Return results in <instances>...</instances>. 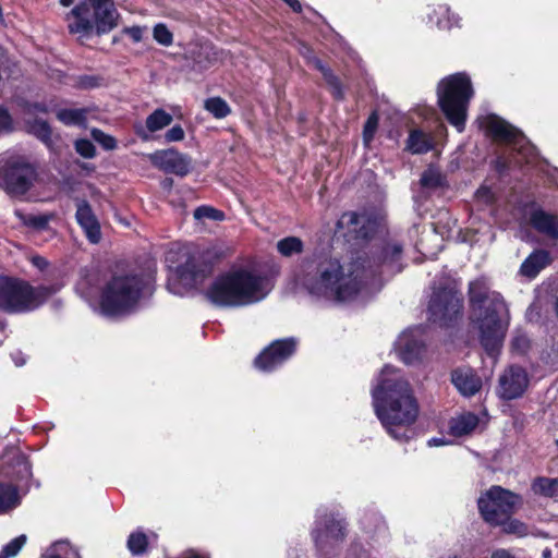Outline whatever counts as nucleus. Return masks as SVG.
Returning <instances> with one entry per match:
<instances>
[{"mask_svg":"<svg viewBox=\"0 0 558 558\" xmlns=\"http://www.w3.org/2000/svg\"><path fill=\"white\" fill-rule=\"evenodd\" d=\"M365 266L360 260L341 263L338 258H314L302 262L295 284L311 295L336 302L355 300L368 294Z\"/></svg>","mask_w":558,"mask_h":558,"instance_id":"nucleus-1","label":"nucleus"},{"mask_svg":"<svg viewBox=\"0 0 558 558\" xmlns=\"http://www.w3.org/2000/svg\"><path fill=\"white\" fill-rule=\"evenodd\" d=\"M310 63H312L315 69H317L318 71L322 72L326 83L331 88L332 95L336 98H342L343 94H342L340 83H339L338 78L332 74V72L327 66H325L319 59H317L315 57L310 59Z\"/></svg>","mask_w":558,"mask_h":558,"instance_id":"nucleus-32","label":"nucleus"},{"mask_svg":"<svg viewBox=\"0 0 558 558\" xmlns=\"http://www.w3.org/2000/svg\"><path fill=\"white\" fill-rule=\"evenodd\" d=\"M19 502L16 487L12 484L0 483V512L15 508Z\"/></svg>","mask_w":558,"mask_h":558,"instance_id":"nucleus-31","label":"nucleus"},{"mask_svg":"<svg viewBox=\"0 0 558 558\" xmlns=\"http://www.w3.org/2000/svg\"><path fill=\"white\" fill-rule=\"evenodd\" d=\"M347 524L333 514L318 515L313 537L316 546L322 549L329 542L342 541L345 536Z\"/></svg>","mask_w":558,"mask_h":558,"instance_id":"nucleus-17","label":"nucleus"},{"mask_svg":"<svg viewBox=\"0 0 558 558\" xmlns=\"http://www.w3.org/2000/svg\"><path fill=\"white\" fill-rule=\"evenodd\" d=\"M146 293H151L150 277L125 271L116 272L102 287L99 312L107 317L128 314Z\"/></svg>","mask_w":558,"mask_h":558,"instance_id":"nucleus-5","label":"nucleus"},{"mask_svg":"<svg viewBox=\"0 0 558 558\" xmlns=\"http://www.w3.org/2000/svg\"><path fill=\"white\" fill-rule=\"evenodd\" d=\"M173 118L166 110L158 108L154 110L145 121V126L138 124L135 126V133L143 140L149 141L150 134L163 130L171 124Z\"/></svg>","mask_w":558,"mask_h":558,"instance_id":"nucleus-22","label":"nucleus"},{"mask_svg":"<svg viewBox=\"0 0 558 558\" xmlns=\"http://www.w3.org/2000/svg\"><path fill=\"white\" fill-rule=\"evenodd\" d=\"M470 302L480 341L486 353L496 360L509 323L508 307L500 293L489 291L482 280L470 284Z\"/></svg>","mask_w":558,"mask_h":558,"instance_id":"nucleus-3","label":"nucleus"},{"mask_svg":"<svg viewBox=\"0 0 558 558\" xmlns=\"http://www.w3.org/2000/svg\"><path fill=\"white\" fill-rule=\"evenodd\" d=\"M83 85L86 87H92L94 84L92 83V78H88V82H83Z\"/></svg>","mask_w":558,"mask_h":558,"instance_id":"nucleus-61","label":"nucleus"},{"mask_svg":"<svg viewBox=\"0 0 558 558\" xmlns=\"http://www.w3.org/2000/svg\"><path fill=\"white\" fill-rule=\"evenodd\" d=\"M429 20L432 22L435 21L440 29H450L453 25L458 24V17L450 14V10L446 5H438L433 11V14H429Z\"/></svg>","mask_w":558,"mask_h":558,"instance_id":"nucleus-33","label":"nucleus"},{"mask_svg":"<svg viewBox=\"0 0 558 558\" xmlns=\"http://www.w3.org/2000/svg\"><path fill=\"white\" fill-rule=\"evenodd\" d=\"M26 543V536L20 535L9 542L1 550L0 558H11L19 554L24 544Z\"/></svg>","mask_w":558,"mask_h":558,"instance_id":"nucleus-43","label":"nucleus"},{"mask_svg":"<svg viewBox=\"0 0 558 558\" xmlns=\"http://www.w3.org/2000/svg\"><path fill=\"white\" fill-rule=\"evenodd\" d=\"M12 129V119L9 112L0 107V132L10 131Z\"/></svg>","mask_w":558,"mask_h":558,"instance_id":"nucleus-52","label":"nucleus"},{"mask_svg":"<svg viewBox=\"0 0 558 558\" xmlns=\"http://www.w3.org/2000/svg\"><path fill=\"white\" fill-rule=\"evenodd\" d=\"M421 184L426 189H436L442 184L441 173L435 168H428L421 177Z\"/></svg>","mask_w":558,"mask_h":558,"instance_id":"nucleus-42","label":"nucleus"},{"mask_svg":"<svg viewBox=\"0 0 558 558\" xmlns=\"http://www.w3.org/2000/svg\"><path fill=\"white\" fill-rule=\"evenodd\" d=\"M478 425V417L470 412L452 417L449 423V430L452 436L461 437L472 433Z\"/></svg>","mask_w":558,"mask_h":558,"instance_id":"nucleus-25","label":"nucleus"},{"mask_svg":"<svg viewBox=\"0 0 558 558\" xmlns=\"http://www.w3.org/2000/svg\"><path fill=\"white\" fill-rule=\"evenodd\" d=\"M75 150L84 158H93L96 153L94 144L88 140H77Z\"/></svg>","mask_w":558,"mask_h":558,"instance_id":"nucleus-46","label":"nucleus"},{"mask_svg":"<svg viewBox=\"0 0 558 558\" xmlns=\"http://www.w3.org/2000/svg\"><path fill=\"white\" fill-rule=\"evenodd\" d=\"M490 558H515V556L507 549L500 548L493 551Z\"/></svg>","mask_w":558,"mask_h":558,"instance_id":"nucleus-55","label":"nucleus"},{"mask_svg":"<svg viewBox=\"0 0 558 558\" xmlns=\"http://www.w3.org/2000/svg\"><path fill=\"white\" fill-rule=\"evenodd\" d=\"M444 444L445 441L441 438H432L430 440H428L429 446H441Z\"/></svg>","mask_w":558,"mask_h":558,"instance_id":"nucleus-57","label":"nucleus"},{"mask_svg":"<svg viewBox=\"0 0 558 558\" xmlns=\"http://www.w3.org/2000/svg\"><path fill=\"white\" fill-rule=\"evenodd\" d=\"M20 355H21V352H16L15 354H12V357H13L16 366H22L25 364V359Z\"/></svg>","mask_w":558,"mask_h":558,"instance_id":"nucleus-56","label":"nucleus"},{"mask_svg":"<svg viewBox=\"0 0 558 558\" xmlns=\"http://www.w3.org/2000/svg\"><path fill=\"white\" fill-rule=\"evenodd\" d=\"M47 296L46 288H34L24 280L0 276V312H29L44 303Z\"/></svg>","mask_w":558,"mask_h":558,"instance_id":"nucleus-8","label":"nucleus"},{"mask_svg":"<svg viewBox=\"0 0 558 558\" xmlns=\"http://www.w3.org/2000/svg\"><path fill=\"white\" fill-rule=\"evenodd\" d=\"M377 125H378V117H377V113L374 112L368 117V119L364 125V130H363V140L366 145H368L371 143V141L373 140L374 134L377 129Z\"/></svg>","mask_w":558,"mask_h":558,"instance_id":"nucleus-45","label":"nucleus"},{"mask_svg":"<svg viewBox=\"0 0 558 558\" xmlns=\"http://www.w3.org/2000/svg\"><path fill=\"white\" fill-rule=\"evenodd\" d=\"M482 126L496 141L511 144L522 159L518 162H532L535 157V148L523 136V134L501 118L492 114L482 120Z\"/></svg>","mask_w":558,"mask_h":558,"instance_id":"nucleus-11","label":"nucleus"},{"mask_svg":"<svg viewBox=\"0 0 558 558\" xmlns=\"http://www.w3.org/2000/svg\"><path fill=\"white\" fill-rule=\"evenodd\" d=\"M184 136L185 132L183 128L179 124H175L166 132L165 140L168 143L181 142L184 140Z\"/></svg>","mask_w":558,"mask_h":558,"instance_id":"nucleus-47","label":"nucleus"},{"mask_svg":"<svg viewBox=\"0 0 558 558\" xmlns=\"http://www.w3.org/2000/svg\"><path fill=\"white\" fill-rule=\"evenodd\" d=\"M521 505V497L500 486H493L478 499V509L486 522L492 525L504 523L512 511Z\"/></svg>","mask_w":558,"mask_h":558,"instance_id":"nucleus-10","label":"nucleus"},{"mask_svg":"<svg viewBox=\"0 0 558 558\" xmlns=\"http://www.w3.org/2000/svg\"><path fill=\"white\" fill-rule=\"evenodd\" d=\"M203 51L208 58V65L222 60L223 51H218L214 47L208 46L203 47ZM205 66H207V64Z\"/></svg>","mask_w":558,"mask_h":558,"instance_id":"nucleus-51","label":"nucleus"},{"mask_svg":"<svg viewBox=\"0 0 558 558\" xmlns=\"http://www.w3.org/2000/svg\"><path fill=\"white\" fill-rule=\"evenodd\" d=\"M76 207L75 218L77 223L90 243H98L101 238L100 225L92 207L86 201L77 202Z\"/></svg>","mask_w":558,"mask_h":558,"instance_id":"nucleus-19","label":"nucleus"},{"mask_svg":"<svg viewBox=\"0 0 558 558\" xmlns=\"http://www.w3.org/2000/svg\"><path fill=\"white\" fill-rule=\"evenodd\" d=\"M153 37L159 45L165 47H169L173 43V35L163 23H158L154 26Z\"/></svg>","mask_w":558,"mask_h":558,"instance_id":"nucleus-41","label":"nucleus"},{"mask_svg":"<svg viewBox=\"0 0 558 558\" xmlns=\"http://www.w3.org/2000/svg\"><path fill=\"white\" fill-rule=\"evenodd\" d=\"M407 148L412 154L427 153L433 148V138L420 130H413L408 137Z\"/></svg>","mask_w":558,"mask_h":558,"instance_id":"nucleus-28","label":"nucleus"},{"mask_svg":"<svg viewBox=\"0 0 558 558\" xmlns=\"http://www.w3.org/2000/svg\"><path fill=\"white\" fill-rule=\"evenodd\" d=\"M293 338L271 342L256 359L255 366L263 372H271L282 365L295 351Z\"/></svg>","mask_w":558,"mask_h":558,"instance_id":"nucleus-15","label":"nucleus"},{"mask_svg":"<svg viewBox=\"0 0 558 558\" xmlns=\"http://www.w3.org/2000/svg\"><path fill=\"white\" fill-rule=\"evenodd\" d=\"M88 286H89V280L87 278H83L77 283V291L82 295L87 296V294L89 293L88 292V289H89Z\"/></svg>","mask_w":558,"mask_h":558,"instance_id":"nucleus-53","label":"nucleus"},{"mask_svg":"<svg viewBox=\"0 0 558 558\" xmlns=\"http://www.w3.org/2000/svg\"><path fill=\"white\" fill-rule=\"evenodd\" d=\"M550 255L547 251L536 250L524 259L519 272L523 277L533 279L550 264Z\"/></svg>","mask_w":558,"mask_h":558,"instance_id":"nucleus-23","label":"nucleus"},{"mask_svg":"<svg viewBox=\"0 0 558 558\" xmlns=\"http://www.w3.org/2000/svg\"><path fill=\"white\" fill-rule=\"evenodd\" d=\"M146 27L131 26L124 29V33L134 41L140 43L143 39Z\"/></svg>","mask_w":558,"mask_h":558,"instance_id":"nucleus-50","label":"nucleus"},{"mask_svg":"<svg viewBox=\"0 0 558 558\" xmlns=\"http://www.w3.org/2000/svg\"><path fill=\"white\" fill-rule=\"evenodd\" d=\"M193 216L196 220L205 221V220H213V221H222L225 220V213L216 209L211 206H199L197 207Z\"/></svg>","mask_w":558,"mask_h":558,"instance_id":"nucleus-39","label":"nucleus"},{"mask_svg":"<svg viewBox=\"0 0 558 558\" xmlns=\"http://www.w3.org/2000/svg\"><path fill=\"white\" fill-rule=\"evenodd\" d=\"M148 546V538L142 531L133 532L128 539V548L133 555L143 554Z\"/></svg>","mask_w":558,"mask_h":558,"instance_id":"nucleus-38","label":"nucleus"},{"mask_svg":"<svg viewBox=\"0 0 558 558\" xmlns=\"http://www.w3.org/2000/svg\"><path fill=\"white\" fill-rule=\"evenodd\" d=\"M361 263L365 264L366 262ZM364 266V279L367 282V288L374 284L376 271L388 277L400 272L403 269L402 246L396 242L385 244Z\"/></svg>","mask_w":558,"mask_h":558,"instance_id":"nucleus-12","label":"nucleus"},{"mask_svg":"<svg viewBox=\"0 0 558 558\" xmlns=\"http://www.w3.org/2000/svg\"><path fill=\"white\" fill-rule=\"evenodd\" d=\"M461 305V298L453 288L435 290L428 304L430 319L446 324L460 313Z\"/></svg>","mask_w":558,"mask_h":558,"instance_id":"nucleus-13","label":"nucleus"},{"mask_svg":"<svg viewBox=\"0 0 558 558\" xmlns=\"http://www.w3.org/2000/svg\"><path fill=\"white\" fill-rule=\"evenodd\" d=\"M25 123L28 133L35 135L46 145L50 146L52 131L48 122L38 119H26Z\"/></svg>","mask_w":558,"mask_h":558,"instance_id":"nucleus-30","label":"nucleus"},{"mask_svg":"<svg viewBox=\"0 0 558 558\" xmlns=\"http://www.w3.org/2000/svg\"><path fill=\"white\" fill-rule=\"evenodd\" d=\"M531 489L535 495L555 498L558 496V478L537 477L533 481Z\"/></svg>","mask_w":558,"mask_h":558,"instance_id":"nucleus-29","label":"nucleus"},{"mask_svg":"<svg viewBox=\"0 0 558 558\" xmlns=\"http://www.w3.org/2000/svg\"><path fill=\"white\" fill-rule=\"evenodd\" d=\"M94 9V21L90 20L89 4L82 2L74 7L68 14V28L80 39L92 35L94 27L98 35L109 33L117 26L118 11L113 0H88Z\"/></svg>","mask_w":558,"mask_h":558,"instance_id":"nucleus-6","label":"nucleus"},{"mask_svg":"<svg viewBox=\"0 0 558 558\" xmlns=\"http://www.w3.org/2000/svg\"><path fill=\"white\" fill-rule=\"evenodd\" d=\"M41 558H78V553L65 541L52 544Z\"/></svg>","mask_w":558,"mask_h":558,"instance_id":"nucleus-34","label":"nucleus"},{"mask_svg":"<svg viewBox=\"0 0 558 558\" xmlns=\"http://www.w3.org/2000/svg\"><path fill=\"white\" fill-rule=\"evenodd\" d=\"M92 137L106 150H113L117 147L116 138L99 129L92 130Z\"/></svg>","mask_w":558,"mask_h":558,"instance_id":"nucleus-44","label":"nucleus"},{"mask_svg":"<svg viewBox=\"0 0 558 558\" xmlns=\"http://www.w3.org/2000/svg\"><path fill=\"white\" fill-rule=\"evenodd\" d=\"M543 558H550L551 557V550L549 548H545L542 553Z\"/></svg>","mask_w":558,"mask_h":558,"instance_id":"nucleus-59","label":"nucleus"},{"mask_svg":"<svg viewBox=\"0 0 558 558\" xmlns=\"http://www.w3.org/2000/svg\"><path fill=\"white\" fill-rule=\"evenodd\" d=\"M529 383L526 371L521 366L511 365L499 376L496 392L502 400H514L523 396Z\"/></svg>","mask_w":558,"mask_h":558,"instance_id":"nucleus-14","label":"nucleus"},{"mask_svg":"<svg viewBox=\"0 0 558 558\" xmlns=\"http://www.w3.org/2000/svg\"><path fill=\"white\" fill-rule=\"evenodd\" d=\"M204 108L216 119H223L231 112L229 105L221 97H211L206 99Z\"/></svg>","mask_w":558,"mask_h":558,"instance_id":"nucleus-36","label":"nucleus"},{"mask_svg":"<svg viewBox=\"0 0 558 558\" xmlns=\"http://www.w3.org/2000/svg\"><path fill=\"white\" fill-rule=\"evenodd\" d=\"M556 311H557V315H558V298H557V302H556Z\"/></svg>","mask_w":558,"mask_h":558,"instance_id":"nucleus-62","label":"nucleus"},{"mask_svg":"<svg viewBox=\"0 0 558 558\" xmlns=\"http://www.w3.org/2000/svg\"><path fill=\"white\" fill-rule=\"evenodd\" d=\"M15 216L24 226L33 228L35 230L46 229L51 219L50 215L24 214L21 210H15Z\"/></svg>","mask_w":558,"mask_h":558,"instance_id":"nucleus-35","label":"nucleus"},{"mask_svg":"<svg viewBox=\"0 0 558 558\" xmlns=\"http://www.w3.org/2000/svg\"><path fill=\"white\" fill-rule=\"evenodd\" d=\"M373 407L387 433L397 440L409 439L418 405L409 383L400 372L386 365L372 389Z\"/></svg>","mask_w":558,"mask_h":558,"instance_id":"nucleus-2","label":"nucleus"},{"mask_svg":"<svg viewBox=\"0 0 558 558\" xmlns=\"http://www.w3.org/2000/svg\"><path fill=\"white\" fill-rule=\"evenodd\" d=\"M186 558H207V556H205V555H198V554H196V553H194V551H189V553L186 554Z\"/></svg>","mask_w":558,"mask_h":558,"instance_id":"nucleus-58","label":"nucleus"},{"mask_svg":"<svg viewBox=\"0 0 558 558\" xmlns=\"http://www.w3.org/2000/svg\"><path fill=\"white\" fill-rule=\"evenodd\" d=\"M368 218L364 214L355 211L344 213L337 222L339 229H345L348 233L355 236H366L367 232L364 230L365 222Z\"/></svg>","mask_w":558,"mask_h":558,"instance_id":"nucleus-24","label":"nucleus"},{"mask_svg":"<svg viewBox=\"0 0 558 558\" xmlns=\"http://www.w3.org/2000/svg\"><path fill=\"white\" fill-rule=\"evenodd\" d=\"M192 269L193 264L191 262H187L184 267L178 268L174 276L168 281L169 291L174 294H181V291L175 288L178 280H181L186 287L196 286L201 281V278L197 274H194Z\"/></svg>","mask_w":558,"mask_h":558,"instance_id":"nucleus-27","label":"nucleus"},{"mask_svg":"<svg viewBox=\"0 0 558 558\" xmlns=\"http://www.w3.org/2000/svg\"><path fill=\"white\" fill-rule=\"evenodd\" d=\"M31 262H32V264H33L35 267H37V268H38V269H40V270L45 269V268L47 267V265H48L47 260H46L44 257L38 256V255L33 256V257L31 258Z\"/></svg>","mask_w":558,"mask_h":558,"instance_id":"nucleus-54","label":"nucleus"},{"mask_svg":"<svg viewBox=\"0 0 558 558\" xmlns=\"http://www.w3.org/2000/svg\"><path fill=\"white\" fill-rule=\"evenodd\" d=\"M438 104L447 120L459 132L464 130L469 101L473 96L470 78L462 73L450 75L438 84Z\"/></svg>","mask_w":558,"mask_h":558,"instance_id":"nucleus-7","label":"nucleus"},{"mask_svg":"<svg viewBox=\"0 0 558 558\" xmlns=\"http://www.w3.org/2000/svg\"><path fill=\"white\" fill-rule=\"evenodd\" d=\"M37 182L35 167L23 157L8 159L0 169V187L13 197L25 195Z\"/></svg>","mask_w":558,"mask_h":558,"instance_id":"nucleus-9","label":"nucleus"},{"mask_svg":"<svg viewBox=\"0 0 558 558\" xmlns=\"http://www.w3.org/2000/svg\"><path fill=\"white\" fill-rule=\"evenodd\" d=\"M499 525L502 526V531L507 534H513L518 537H524L529 534L527 526L517 520V519H510L509 517L505 519L504 523H500Z\"/></svg>","mask_w":558,"mask_h":558,"instance_id":"nucleus-40","label":"nucleus"},{"mask_svg":"<svg viewBox=\"0 0 558 558\" xmlns=\"http://www.w3.org/2000/svg\"><path fill=\"white\" fill-rule=\"evenodd\" d=\"M530 345L529 338L525 335H517L512 339V348L519 353H524Z\"/></svg>","mask_w":558,"mask_h":558,"instance_id":"nucleus-49","label":"nucleus"},{"mask_svg":"<svg viewBox=\"0 0 558 558\" xmlns=\"http://www.w3.org/2000/svg\"><path fill=\"white\" fill-rule=\"evenodd\" d=\"M277 250L282 256L290 257L303 251V242L296 236H288L277 243Z\"/></svg>","mask_w":558,"mask_h":558,"instance_id":"nucleus-37","label":"nucleus"},{"mask_svg":"<svg viewBox=\"0 0 558 558\" xmlns=\"http://www.w3.org/2000/svg\"><path fill=\"white\" fill-rule=\"evenodd\" d=\"M89 112L88 108H62L56 111V117L66 126H84Z\"/></svg>","mask_w":558,"mask_h":558,"instance_id":"nucleus-26","label":"nucleus"},{"mask_svg":"<svg viewBox=\"0 0 558 558\" xmlns=\"http://www.w3.org/2000/svg\"><path fill=\"white\" fill-rule=\"evenodd\" d=\"M53 106L50 104H46V102H39V101H36V102H32V104H28L26 107H25V110H26V113L27 114H34V113H37V112H43V113H47L49 112L50 110H53Z\"/></svg>","mask_w":558,"mask_h":558,"instance_id":"nucleus-48","label":"nucleus"},{"mask_svg":"<svg viewBox=\"0 0 558 558\" xmlns=\"http://www.w3.org/2000/svg\"><path fill=\"white\" fill-rule=\"evenodd\" d=\"M451 381L464 397H472L482 388L481 377L470 367L454 369L451 374Z\"/></svg>","mask_w":558,"mask_h":558,"instance_id":"nucleus-20","label":"nucleus"},{"mask_svg":"<svg viewBox=\"0 0 558 558\" xmlns=\"http://www.w3.org/2000/svg\"><path fill=\"white\" fill-rule=\"evenodd\" d=\"M271 280L247 267H233L208 287V300L221 307L247 306L264 300L272 290Z\"/></svg>","mask_w":558,"mask_h":558,"instance_id":"nucleus-4","label":"nucleus"},{"mask_svg":"<svg viewBox=\"0 0 558 558\" xmlns=\"http://www.w3.org/2000/svg\"><path fill=\"white\" fill-rule=\"evenodd\" d=\"M422 335L423 329L421 327H414L403 331L399 336L397 340V350L399 357L405 364H413L420 360L424 350Z\"/></svg>","mask_w":558,"mask_h":558,"instance_id":"nucleus-18","label":"nucleus"},{"mask_svg":"<svg viewBox=\"0 0 558 558\" xmlns=\"http://www.w3.org/2000/svg\"><path fill=\"white\" fill-rule=\"evenodd\" d=\"M147 157L154 167L166 173L184 177L190 171V159L174 148L156 150Z\"/></svg>","mask_w":558,"mask_h":558,"instance_id":"nucleus-16","label":"nucleus"},{"mask_svg":"<svg viewBox=\"0 0 558 558\" xmlns=\"http://www.w3.org/2000/svg\"><path fill=\"white\" fill-rule=\"evenodd\" d=\"M449 558H457L456 556L449 557Z\"/></svg>","mask_w":558,"mask_h":558,"instance_id":"nucleus-63","label":"nucleus"},{"mask_svg":"<svg viewBox=\"0 0 558 558\" xmlns=\"http://www.w3.org/2000/svg\"><path fill=\"white\" fill-rule=\"evenodd\" d=\"M74 0H60V3L63 7H70L73 3Z\"/></svg>","mask_w":558,"mask_h":558,"instance_id":"nucleus-60","label":"nucleus"},{"mask_svg":"<svg viewBox=\"0 0 558 558\" xmlns=\"http://www.w3.org/2000/svg\"><path fill=\"white\" fill-rule=\"evenodd\" d=\"M531 226L544 236L558 240V216L542 208L534 209L529 217Z\"/></svg>","mask_w":558,"mask_h":558,"instance_id":"nucleus-21","label":"nucleus"}]
</instances>
